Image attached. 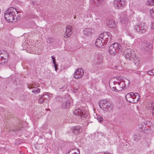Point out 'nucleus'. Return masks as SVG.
<instances>
[{
  "label": "nucleus",
  "instance_id": "f257e3e1",
  "mask_svg": "<svg viewBox=\"0 0 154 154\" xmlns=\"http://www.w3.org/2000/svg\"><path fill=\"white\" fill-rule=\"evenodd\" d=\"M17 13H21V10L19 8H14L12 7H10L5 13L4 17L6 20L9 22H11L14 20V16L15 12Z\"/></svg>",
  "mask_w": 154,
  "mask_h": 154
},
{
  "label": "nucleus",
  "instance_id": "f03ea898",
  "mask_svg": "<svg viewBox=\"0 0 154 154\" xmlns=\"http://www.w3.org/2000/svg\"><path fill=\"white\" fill-rule=\"evenodd\" d=\"M127 100L132 103H135L140 99V96L137 93L130 92L128 93L125 97Z\"/></svg>",
  "mask_w": 154,
  "mask_h": 154
},
{
  "label": "nucleus",
  "instance_id": "7ed1b4c3",
  "mask_svg": "<svg viewBox=\"0 0 154 154\" xmlns=\"http://www.w3.org/2000/svg\"><path fill=\"white\" fill-rule=\"evenodd\" d=\"M99 105L102 109H105L108 112L112 111V103L107 100H104L100 101L99 103Z\"/></svg>",
  "mask_w": 154,
  "mask_h": 154
},
{
  "label": "nucleus",
  "instance_id": "20e7f679",
  "mask_svg": "<svg viewBox=\"0 0 154 154\" xmlns=\"http://www.w3.org/2000/svg\"><path fill=\"white\" fill-rule=\"evenodd\" d=\"M121 48V45L120 44L117 43H114L109 46V51L110 54L115 55Z\"/></svg>",
  "mask_w": 154,
  "mask_h": 154
},
{
  "label": "nucleus",
  "instance_id": "39448f33",
  "mask_svg": "<svg viewBox=\"0 0 154 154\" xmlns=\"http://www.w3.org/2000/svg\"><path fill=\"white\" fill-rule=\"evenodd\" d=\"M113 83L114 85L118 84L117 87H119V91H120L122 89H125L128 87L129 85L130 82L128 79H126L123 82L122 81V82L114 81Z\"/></svg>",
  "mask_w": 154,
  "mask_h": 154
},
{
  "label": "nucleus",
  "instance_id": "423d86ee",
  "mask_svg": "<svg viewBox=\"0 0 154 154\" xmlns=\"http://www.w3.org/2000/svg\"><path fill=\"white\" fill-rule=\"evenodd\" d=\"M100 38L103 40V42L105 43L108 42H110L111 41L112 35L109 32H104L101 33L100 35Z\"/></svg>",
  "mask_w": 154,
  "mask_h": 154
},
{
  "label": "nucleus",
  "instance_id": "0eeeda50",
  "mask_svg": "<svg viewBox=\"0 0 154 154\" xmlns=\"http://www.w3.org/2000/svg\"><path fill=\"white\" fill-rule=\"evenodd\" d=\"M126 3L125 0H115L113 3L114 7L116 9L124 6Z\"/></svg>",
  "mask_w": 154,
  "mask_h": 154
},
{
  "label": "nucleus",
  "instance_id": "6e6552de",
  "mask_svg": "<svg viewBox=\"0 0 154 154\" xmlns=\"http://www.w3.org/2000/svg\"><path fill=\"white\" fill-rule=\"evenodd\" d=\"M134 52L132 49H127L124 51L123 55L125 58H133L135 57Z\"/></svg>",
  "mask_w": 154,
  "mask_h": 154
},
{
  "label": "nucleus",
  "instance_id": "1a4fd4ad",
  "mask_svg": "<svg viewBox=\"0 0 154 154\" xmlns=\"http://www.w3.org/2000/svg\"><path fill=\"white\" fill-rule=\"evenodd\" d=\"M74 113L76 116L83 117H87L88 114L87 112H86L84 110L80 109H75L74 112Z\"/></svg>",
  "mask_w": 154,
  "mask_h": 154
},
{
  "label": "nucleus",
  "instance_id": "9d476101",
  "mask_svg": "<svg viewBox=\"0 0 154 154\" xmlns=\"http://www.w3.org/2000/svg\"><path fill=\"white\" fill-rule=\"evenodd\" d=\"M72 33V26L70 25H68L66 27V30L64 37L66 38H69L71 36Z\"/></svg>",
  "mask_w": 154,
  "mask_h": 154
},
{
  "label": "nucleus",
  "instance_id": "9b49d317",
  "mask_svg": "<svg viewBox=\"0 0 154 154\" xmlns=\"http://www.w3.org/2000/svg\"><path fill=\"white\" fill-rule=\"evenodd\" d=\"M84 74L83 70L81 68H79L75 71L74 77L75 79H78L82 77Z\"/></svg>",
  "mask_w": 154,
  "mask_h": 154
},
{
  "label": "nucleus",
  "instance_id": "f8f14e48",
  "mask_svg": "<svg viewBox=\"0 0 154 154\" xmlns=\"http://www.w3.org/2000/svg\"><path fill=\"white\" fill-rule=\"evenodd\" d=\"M72 133L75 135L80 134L82 131V129L79 126H75L72 128Z\"/></svg>",
  "mask_w": 154,
  "mask_h": 154
},
{
  "label": "nucleus",
  "instance_id": "ddd939ff",
  "mask_svg": "<svg viewBox=\"0 0 154 154\" xmlns=\"http://www.w3.org/2000/svg\"><path fill=\"white\" fill-rule=\"evenodd\" d=\"M135 30L140 33H143L146 32V29L144 27H142L141 24H137L135 26Z\"/></svg>",
  "mask_w": 154,
  "mask_h": 154
},
{
  "label": "nucleus",
  "instance_id": "4468645a",
  "mask_svg": "<svg viewBox=\"0 0 154 154\" xmlns=\"http://www.w3.org/2000/svg\"><path fill=\"white\" fill-rule=\"evenodd\" d=\"M38 86V84L35 85V83H32L31 86H28V88H34L32 90V92L35 94H37L40 92V90L39 88H35V87Z\"/></svg>",
  "mask_w": 154,
  "mask_h": 154
},
{
  "label": "nucleus",
  "instance_id": "2eb2a0df",
  "mask_svg": "<svg viewBox=\"0 0 154 154\" xmlns=\"http://www.w3.org/2000/svg\"><path fill=\"white\" fill-rule=\"evenodd\" d=\"M82 33L85 37L88 36L92 33V29L90 28H85L82 30Z\"/></svg>",
  "mask_w": 154,
  "mask_h": 154
},
{
  "label": "nucleus",
  "instance_id": "dca6fc26",
  "mask_svg": "<svg viewBox=\"0 0 154 154\" xmlns=\"http://www.w3.org/2000/svg\"><path fill=\"white\" fill-rule=\"evenodd\" d=\"M106 23L108 26L111 28H115L116 26V23L114 20L112 19L108 20Z\"/></svg>",
  "mask_w": 154,
  "mask_h": 154
},
{
  "label": "nucleus",
  "instance_id": "f3484780",
  "mask_svg": "<svg viewBox=\"0 0 154 154\" xmlns=\"http://www.w3.org/2000/svg\"><path fill=\"white\" fill-rule=\"evenodd\" d=\"M105 43L103 42V40L101 38H100V36L96 39L95 42L96 46L99 48L101 47L103 45V44Z\"/></svg>",
  "mask_w": 154,
  "mask_h": 154
},
{
  "label": "nucleus",
  "instance_id": "a211bd4d",
  "mask_svg": "<svg viewBox=\"0 0 154 154\" xmlns=\"http://www.w3.org/2000/svg\"><path fill=\"white\" fill-rule=\"evenodd\" d=\"M70 105V103L69 100H66L64 102L61 106L62 108H68L69 107Z\"/></svg>",
  "mask_w": 154,
  "mask_h": 154
},
{
  "label": "nucleus",
  "instance_id": "6ab92c4d",
  "mask_svg": "<svg viewBox=\"0 0 154 154\" xmlns=\"http://www.w3.org/2000/svg\"><path fill=\"white\" fill-rule=\"evenodd\" d=\"M73 151V152L72 153V154H80V151L79 150L77 149H73L72 150H70L68 152V153L70 152H72V151Z\"/></svg>",
  "mask_w": 154,
  "mask_h": 154
},
{
  "label": "nucleus",
  "instance_id": "aec40b11",
  "mask_svg": "<svg viewBox=\"0 0 154 154\" xmlns=\"http://www.w3.org/2000/svg\"><path fill=\"white\" fill-rule=\"evenodd\" d=\"M95 118L97 119L99 122H101L103 121V118L99 115H96Z\"/></svg>",
  "mask_w": 154,
  "mask_h": 154
},
{
  "label": "nucleus",
  "instance_id": "412c9836",
  "mask_svg": "<svg viewBox=\"0 0 154 154\" xmlns=\"http://www.w3.org/2000/svg\"><path fill=\"white\" fill-rule=\"evenodd\" d=\"M134 139L135 141H138L140 138V135L138 134H136L134 136Z\"/></svg>",
  "mask_w": 154,
  "mask_h": 154
},
{
  "label": "nucleus",
  "instance_id": "4be33fe9",
  "mask_svg": "<svg viewBox=\"0 0 154 154\" xmlns=\"http://www.w3.org/2000/svg\"><path fill=\"white\" fill-rule=\"evenodd\" d=\"M53 60V63L54 64V67H55V70L57 72V69L58 64L55 61V58H52Z\"/></svg>",
  "mask_w": 154,
  "mask_h": 154
},
{
  "label": "nucleus",
  "instance_id": "5701e85b",
  "mask_svg": "<svg viewBox=\"0 0 154 154\" xmlns=\"http://www.w3.org/2000/svg\"><path fill=\"white\" fill-rule=\"evenodd\" d=\"M146 4L148 5H154V0H147Z\"/></svg>",
  "mask_w": 154,
  "mask_h": 154
},
{
  "label": "nucleus",
  "instance_id": "b1692460",
  "mask_svg": "<svg viewBox=\"0 0 154 154\" xmlns=\"http://www.w3.org/2000/svg\"><path fill=\"white\" fill-rule=\"evenodd\" d=\"M150 14L152 17L154 19V8H152L150 10Z\"/></svg>",
  "mask_w": 154,
  "mask_h": 154
},
{
  "label": "nucleus",
  "instance_id": "393cba45",
  "mask_svg": "<svg viewBox=\"0 0 154 154\" xmlns=\"http://www.w3.org/2000/svg\"><path fill=\"white\" fill-rule=\"evenodd\" d=\"M139 58H134V60L135 65L136 66H137L140 63Z\"/></svg>",
  "mask_w": 154,
  "mask_h": 154
},
{
  "label": "nucleus",
  "instance_id": "a878e982",
  "mask_svg": "<svg viewBox=\"0 0 154 154\" xmlns=\"http://www.w3.org/2000/svg\"><path fill=\"white\" fill-rule=\"evenodd\" d=\"M43 97V96L41 97H40L38 100V103H44V100L43 99V97Z\"/></svg>",
  "mask_w": 154,
  "mask_h": 154
},
{
  "label": "nucleus",
  "instance_id": "bb28decb",
  "mask_svg": "<svg viewBox=\"0 0 154 154\" xmlns=\"http://www.w3.org/2000/svg\"><path fill=\"white\" fill-rule=\"evenodd\" d=\"M54 41V39L52 38H48L47 39V42L49 43H52Z\"/></svg>",
  "mask_w": 154,
  "mask_h": 154
},
{
  "label": "nucleus",
  "instance_id": "cd10ccee",
  "mask_svg": "<svg viewBox=\"0 0 154 154\" xmlns=\"http://www.w3.org/2000/svg\"><path fill=\"white\" fill-rule=\"evenodd\" d=\"M102 57V54L100 53H96L94 54V57H96L100 58Z\"/></svg>",
  "mask_w": 154,
  "mask_h": 154
},
{
  "label": "nucleus",
  "instance_id": "c85d7f7f",
  "mask_svg": "<svg viewBox=\"0 0 154 154\" xmlns=\"http://www.w3.org/2000/svg\"><path fill=\"white\" fill-rule=\"evenodd\" d=\"M52 94L49 93H45L43 94V97H45V96H47L48 97H52Z\"/></svg>",
  "mask_w": 154,
  "mask_h": 154
},
{
  "label": "nucleus",
  "instance_id": "c756f323",
  "mask_svg": "<svg viewBox=\"0 0 154 154\" xmlns=\"http://www.w3.org/2000/svg\"><path fill=\"white\" fill-rule=\"evenodd\" d=\"M115 78L116 79L117 81H116V82H122V77L121 76H119V77H117L115 78Z\"/></svg>",
  "mask_w": 154,
  "mask_h": 154
},
{
  "label": "nucleus",
  "instance_id": "7c9ffc66",
  "mask_svg": "<svg viewBox=\"0 0 154 154\" xmlns=\"http://www.w3.org/2000/svg\"><path fill=\"white\" fill-rule=\"evenodd\" d=\"M4 53H5V57L3 56H1L0 57L1 58H4V57H12L11 55L10 54H9L8 53H7L6 52H4Z\"/></svg>",
  "mask_w": 154,
  "mask_h": 154
},
{
  "label": "nucleus",
  "instance_id": "2f4dec72",
  "mask_svg": "<svg viewBox=\"0 0 154 154\" xmlns=\"http://www.w3.org/2000/svg\"><path fill=\"white\" fill-rule=\"evenodd\" d=\"M149 109L150 108L152 109V111H154V103H151V105L149 106Z\"/></svg>",
  "mask_w": 154,
  "mask_h": 154
},
{
  "label": "nucleus",
  "instance_id": "473e14b6",
  "mask_svg": "<svg viewBox=\"0 0 154 154\" xmlns=\"http://www.w3.org/2000/svg\"><path fill=\"white\" fill-rule=\"evenodd\" d=\"M154 70H153V69L150 70L147 72L148 74H149L150 75H153L154 74Z\"/></svg>",
  "mask_w": 154,
  "mask_h": 154
},
{
  "label": "nucleus",
  "instance_id": "72a5a7b5",
  "mask_svg": "<svg viewBox=\"0 0 154 154\" xmlns=\"http://www.w3.org/2000/svg\"><path fill=\"white\" fill-rule=\"evenodd\" d=\"M150 26L152 29H154V22L151 23Z\"/></svg>",
  "mask_w": 154,
  "mask_h": 154
},
{
  "label": "nucleus",
  "instance_id": "f704fd0d",
  "mask_svg": "<svg viewBox=\"0 0 154 154\" xmlns=\"http://www.w3.org/2000/svg\"><path fill=\"white\" fill-rule=\"evenodd\" d=\"M112 89L113 90H116V91H118V90L116 89V86L113 87H112Z\"/></svg>",
  "mask_w": 154,
  "mask_h": 154
},
{
  "label": "nucleus",
  "instance_id": "c9c22d12",
  "mask_svg": "<svg viewBox=\"0 0 154 154\" xmlns=\"http://www.w3.org/2000/svg\"><path fill=\"white\" fill-rule=\"evenodd\" d=\"M98 2L99 3H102L104 1V0H97Z\"/></svg>",
  "mask_w": 154,
  "mask_h": 154
},
{
  "label": "nucleus",
  "instance_id": "e433bc0d",
  "mask_svg": "<svg viewBox=\"0 0 154 154\" xmlns=\"http://www.w3.org/2000/svg\"><path fill=\"white\" fill-rule=\"evenodd\" d=\"M15 143L16 144H19L20 143H19V140H16V142H15Z\"/></svg>",
  "mask_w": 154,
  "mask_h": 154
},
{
  "label": "nucleus",
  "instance_id": "4c0bfd02",
  "mask_svg": "<svg viewBox=\"0 0 154 154\" xmlns=\"http://www.w3.org/2000/svg\"><path fill=\"white\" fill-rule=\"evenodd\" d=\"M46 97H45V98H46L47 100H48V97H47V96H46Z\"/></svg>",
  "mask_w": 154,
  "mask_h": 154
},
{
  "label": "nucleus",
  "instance_id": "58836bf2",
  "mask_svg": "<svg viewBox=\"0 0 154 154\" xmlns=\"http://www.w3.org/2000/svg\"><path fill=\"white\" fill-rule=\"evenodd\" d=\"M124 84H122V83L121 84V86H124Z\"/></svg>",
  "mask_w": 154,
  "mask_h": 154
},
{
  "label": "nucleus",
  "instance_id": "ea45409f",
  "mask_svg": "<svg viewBox=\"0 0 154 154\" xmlns=\"http://www.w3.org/2000/svg\"><path fill=\"white\" fill-rule=\"evenodd\" d=\"M51 58H55V57H54V56H52L51 57Z\"/></svg>",
  "mask_w": 154,
  "mask_h": 154
},
{
  "label": "nucleus",
  "instance_id": "a19ab883",
  "mask_svg": "<svg viewBox=\"0 0 154 154\" xmlns=\"http://www.w3.org/2000/svg\"><path fill=\"white\" fill-rule=\"evenodd\" d=\"M104 154H106V153H104ZM107 154H109V153H107Z\"/></svg>",
  "mask_w": 154,
  "mask_h": 154
},
{
  "label": "nucleus",
  "instance_id": "79ce46f5",
  "mask_svg": "<svg viewBox=\"0 0 154 154\" xmlns=\"http://www.w3.org/2000/svg\"><path fill=\"white\" fill-rule=\"evenodd\" d=\"M152 114H153L154 115V113H153V112H152Z\"/></svg>",
  "mask_w": 154,
  "mask_h": 154
},
{
  "label": "nucleus",
  "instance_id": "37998d69",
  "mask_svg": "<svg viewBox=\"0 0 154 154\" xmlns=\"http://www.w3.org/2000/svg\"><path fill=\"white\" fill-rule=\"evenodd\" d=\"M0 54H2V53H1V52H0Z\"/></svg>",
  "mask_w": 154,
  "mask_h": 154
},
{
  "label": "nucleus",
  "instance_id": "c03bdc74",
  "mask_svg": "<svg viewBox=\"0 0 154 154\" xmlns=\"http://www.w3.org/2000/svg\"><path fill=\"white\" fill-rule=\"evenodd\" d=\"M98 60H99V58H97Z\"/></svg>",
  "mask_w": 154,
  "mask_h": 154
},
{
  "label": "nucleus",
  "instance_id": "a18cd8bd",
  "mask_svg": "<svg viewBox=\"0 0 154 154\" xmlns=\"http://www.w3.org/2000/svg\"><path fill=\"white\" fill-rule=\"evenodd\" d=\"M3 59H4V60H5V58H3Z\"/></svg>",
  "mask_w": 154,
  "mask_h": 154
},
{
  "label": "nucleus",
  "instance_id": "49530a36",
  "mask_svg": "<svg viewBox=\"0 0 154 154\" xmlns=\"http://www.w3.org/2000/svg\"><path fill=\"white\" fill-rule=\"evenodd\" d=\"M23 154H24L23 153Z\"/></svg>",
  "mask_w": 154,
  "mask_h": 154
}]
</instances>
